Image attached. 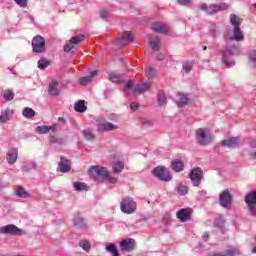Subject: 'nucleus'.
<instances>
[{
  "instance_id": "f257e3e1",
  "label": "nucleus",
  "mask_w": 256,
  "mask_h": 256,
  "mask_svg": "<svg viewBox=\"0 0 256 256\" xmlns=\"http://www.w3.org/2000/svg\"><path fill=\"white\" fill-rule=\"evenodd\" d=\"M230 23L234 28L232 32H228L224 35L226 46L224 50H221L222 63L226 65V67H235V60L233 57H239V55H241V49L235 44H230L229 41H236L239 43V41H243L245 37L240 27L241 18L237 17L235 14H230Z\"/></svg>"
},
{
  "instance_id": "f03ea898",
  "label": "nucleus",
  "mask_w": 256,
  "mask_h": 256,
  "mask_svg": "<svg viewBox=\"0 0 256 256\" xmlns=\"http://www.w3.org/2000/svg\"><path fill=\"white\" fill-rule=\"evenodd\" d=\"M196 142L198 145L205 147L213 142V134L207 128H199L196 130Z\"/></svg>"
},
{
  "instance_id": "7ed1b4c3",
  "label": "nucleus",
  "mask_w": 256,
  "mask_h": 256,
  "mask_svg": "<svg viewBox=\"0 0 256 256\" xmlns=\"http://www.w3.org/2000/svg\"><path fill=\"white\" fill-rule=\"evenodd\" d=\"M199 9L201 11H205L207 15H215L219 13V11H227L229 9V5L227 3H219V4H210L202 3L199 5Z\"/></svg>"
},
{
  "instance_id": "20e7f679",
  "label": "nucleus",
  "mask_w": 256,
  "mask_h": 256,
  "mask_svg": "<svg viewBox=\"0 0 256 256\" xmlns=\"http://www.w3.org/2000/svg\"><path fill=\"white\" fill-rule=\"evenodd\" d=\"M120 209L126 215H133V212L137 210V203H135L133 198L125 197L120 203Z\"/></svg>"
},
{
  "instance_id": "39448f33",
  "label": "nucleus",
  "mask_w": 256,
  "mask_h": 256,
  "mask_svg": "<svg viewBox=\"0 0 256 256\" xmlns=\"http://www.w3.org/2000/svg\"><path fill=\"white\" fill-rule=\"evenodd\" d=\"M152 175H154V177H157V179H159L160 181L165 182H169L171 181V179H173V175L169 170H167V168H165V166L155 167L152 170Z\"/></svg>"
},
{
  "instance_id": "423d86ee",
  "label": "nucleus",
  "mask_w": 256,
  "mask_h": 256,
  "mask_svg": "<svg viewBox=\"0 0 256 256\" xmlns=\"http://www.w3.org/2000/svg\"><path fill=\"white\" fill-rule=\"evenodd\" d=\"M89 175L97 181V179H107L109 171L103 166H92L89 169Z\"/></svg>"
},
{
  "instance_id": "0eeeda50",
  "label": "nucleus",
  "mask_w": 256,
  "mask_h": 256,
  "mask_svg": "<svg viewBox=\"0 0 256 256\" xmlns=\"http://www.w3.org/2000/svg\"><path fill=\"white\" fill-rule=\"evenodd\" d=\"M32 51L33 53H45V38L41 35H37L32 39Z\"/></svg>"
},
{
  "instance_id": "6e6552de",
  "label": "nucleus",
  "mask_w": 256,
  "mask_h": 256,
  "mask_svg": "<svg viewBox=\"0 0 256 256\" xmlns=\"http://www.w3.org/2000/svg\"><path fill=\"white\" fill-rule=\"evenodd\" d=\"M193 187H199L203 181V170L201 168H193L189 174Z\"/></svg>"
},
{
  "instance_id": "1a4fd4ad",
  "label": "nucleus",
  "mask_w": 256,
  "mask_h": 256,
  "mask_svg": "<svg viewBox=\"0 0 256 256\" xmlns=\"http://www.w3.org/2000/svg\"><path fill=\"white\" fill-rule=\"evenodd\" d=\"M245 203L248 205L251 215H256V190L251 191L246 195Z\"/></svg>"
},
{
  "instance_id": "9d476101",
  "label": "nucleus",
  "mask_w": 256,
  "mask_h": 256,
  "mask_svg": "<svg viewBox=\"0 0 256 256\" xmlns=\"http://www.w3.org/2000/svg\"><path fill=\"white\" fill-rule=\"evenodd\" d=\"M0 233L2 235H23V230L13 224H9L0 227Z\"/></svg>"
},
{
  "instance_id": "9b49d317",
  "label": "nucleus",
  "mask_w": 256,
  "mask_h": 256,
  "mask_svg": "<svg viewBox=\"0 0 256 256\" xmlns=\"http://www.w3.org/2000/svg\"><path fill=\"white\" fill-rule=\"evenodd\" d=\"M231 192H229V189H225L219 197V202L221 207H224V209H229L231 207V201H232Z\"/></svg>"
},
{
  "instance_id": "f8f14e48",
  "label": "nucleus",
  "mask_w": 256,
  "mask_h": 256,
  "mask_svg": "<svg viewBox=\"0 0 256 256\" xmlns=\"http://www.w3.org/2000/svg\"><path fill=\"white\" fill-rule=\"evenodd\" d=\"M152 31H155V33H159L160 35H167L169 33L170 27L163 22H153L151 25Z\"/></svg>"
},
{
  "instance_id": "ddd939ff",
  "label": "nucleus",
  "mask_w": 256,
  "mask_h": 256,
  "mask_svg": "<svg viewBox=\"0 0 256 256\" xmlns=\"http://www.w3.org/2000/svg\"><path fill=\"white\" fill-rule=\"evenodd\" d=\"M131 41H133V32L125 31L122 38L121 37L116 38L115 43L116 45H118V47H125L127 43Z\"/></svg>"
},
{
  "instance_id": "4468645a",
  "label": "nucleus",
  "mask_w": 256,
  "mask_h": 256,
  "mask_svg": "<svg viewBox=\"0 0 256 256\" xmlns=\"http://www.w3.org/2000/svg\"><path fill=\"white\" fill-rule=\"evenodd\" d=\"M119 129V126L111 123V122H98L97 123V131L105 133L107 131H115Z\"/></svg>"
},
{
  "instance_id": "2eb2a0df",
  "label": "nucleus",
  "mask_w": 256,
  "mask_h": 256,
  "mask_svg": "<svg viewBox=\"0 0 256 256\" xmlns=\"http://www.w3.org/2000/svg\"><path fill=\"white\" fill-rule=\"evenodd\" d=\"M83 39H85V36L83 34L72 37L70 39V43L64 46L65 53H69V51H71V49H73L75 45H79V43H81Z\"/></svg>"
},
{
  "instance_id": "dca6fc26",
  "label": "nucleus",
  "mask_w": 256,
  "mask_h": 256,
  "mask_svg": "<svg viewBox=\"0 0 256 256\" xmlns=\"http://www.w3.org/2000/svg\"><path fill=\"white\" fill-rule=\"evenodd\" d=\"M121 251H127V253H131L135 249V240L131 238L124 239L120 242Z\"/></svg>"
},
{
  "instance_id": "f3484780",
  "label": "nucleus",
  "mask_w": 256,
  "mask_h": 256,
  "mask_svg": "<svg viewBox=\"0 0 256 256\" xmlns=\"http://www.w3.org/2000/svg\"><path fill=\"white\" fill-rule=\"evenodd\" d=\"M239 138L237 137H231L225 140H222L221 145L222 147H227L228 149H235L236 147H239Z\"/></svg>"
},
{
  "instance_id": "a211bd4d",
  "label": "nucleus",
  "mask_w": 256,
  "mask_h": 256,
  "mask_svg": "<svg viewBox=\"0 0 256 256\" xmlns=\"http://www.w3.org/2000/svg\"><path fill=\"white\" fill-rule=\"evenodd\" d=\"M97 75H99V71H97V70L90 72L89 76H84L79 79V85H81L82 87L89 85V83H91L93 81V79H95V77H97Z\"/></svg>"
},
{
  "instance_id": "6ab92c4d",
  "label": "nucleus",
  "mask_w": 256,
  "mask_h": 256,
  "mask_svg": "<svg viewBox=\"0 0 256 256\" xmlns=\"http://www.w3.org/2000/svg\"><path fill=\"white\" fill-rule=\"evenodd\" d=\"M19 157V152L17 148H12L7 152L6 159L9 165H15L17 163V159Z\"/></svg>"
},
{
  "instance_id": "aec40b11",
  "label": "nucleus",
  "mask_w": 256,
  "mask_h": 256,
  "mask_svg": "<svg viewBox=\"0 0 256 256\" xmlns=\"http://www.w3.org/2000/svg\"><path fill=\"white\" fill-rule=\"evenodd\" d=\"M58 171H60V173H69V171H71V160L61 158L58 164Z\"/></svg>"
},
{
  "instance_id": "412c9836",
  "label": "nucleus",
  "mask_w": 256,
  "mask_h": 256,
  "mask_svg": "<svg viewBox=\"0 0 256 256\" xmlns=\"http://www.w3.org/2000/svg\"><path fill=\"white\" fill-rule=\"evenodd\" d=\"M241 255V249L237 246H231L225 251V253H215L213 256H239Z\"/></svg>"
},
{
  "instance_id": "4be33fe9",
  "label": "nucleus",
  "mask_w": 256,
  "mask_h": 256,
  "mask_svg": "<svg viewBox=\"0 0 256 256\" xmlns=\"http://www.w3.org/2000/svg\"><path fill=\"white\" fill-rule=\"evenodd\" d=\"M191 214V209L182 208L177 212V219H179L182 223H186L189 221V215Z\"/></svg>"
},
{
  "instance_id": "5701e85b",
  "label": "nucleus",
  "mask_w": 256,
  "mask_h": 256,
  "mask_svg": "<svg viewBox=\"0 0 256 256\" xmlns=\"http://www.w3.org/2000/svg\"><path fill=\"white\" fill-rule=\"evenodd\" d=\"M48 93L52 97H57L59 95V82L57 80H52L48 86Z\"/></svg>"
},
{
  "instance_id": "b1692460",
  "label": "nucleus",
  "mask_w": 256,
  "mask_h": 256,
  "mask_svg": "<svg viewBox=\"0 0 256 256\" xmlns=\"http://www.w3.org/2000/svg\"><path fill=\"white\" fill-rule=\"evenodd\" d=\"M35 131L39 135H47V133H49V131H53V133H55V131H57V126H55V125H53V126H37L35 128Z\"/></svg>"
},
{
  "instance_id": "393cba45",
  "label": "nucleus",
  "mask_w": 256,
  "mask_h": 256,
  "mask_svg": "<svg viewBox=\"0 0 256 256\" xmlns=\"http://www.w3.org/2000/svg\"><path fill=\"white\" fill-rule=\"evenodd\" d=\"M190 97L187 94H178L176 97V103L178 107H185V105H189Z\"/></svg>"
},
{
  "instance_id": "a878e982",
  "label": "nucleus",
  "mask_w": 256,
  "mask_h": 256,
  "mask_svg": "<svg viewBox=\"0 0 256 256\" xmlns=\"http://www.w3.org/2000/svg\"><path fill=\"white\" fill-rule=\"evenodd\" d=\"M12 114H13V110H11L9 108L2 111L1 115H0V123H7V121H10Z\"/></svg>"
},
{
  "instance_id": "bb28decb",
  "label": "nucleus",
  "mask_w": 256,
  "mask_h": 256,
  "mask_svg": "<svg viewBox=\"0 0 256 256\" xmlns=\"http://www.w3.org/2000/svg\"><path fill=\"white\" fill-rule=\"evenodd\" d=\"M15 195L20 199H29V192H27L23 186H18L16 188Z\"/></svg>"
},
{
  "instance_id": "cd10ccee",
  "label": "nucleus",
  "mask_w": 256,
  "mask_h": 256,
  "mask_svg": "<svg viewBox=\"0 0 256 256\" xmlns=\"http://www.w3.org/2000/svg\"><path fill=\"white\" fill-rule=\"evenodd\" d=\"M149 89H151V83L138 84L134 87V93H145V91H149Z\"/></svg>"
},
{
  "instance_id": "c85d7f7f",
  "label": "nucleus",
  "mask_w": 256,
  "mask_h": 256,
  "mask_svg": "<svg viewBox=\"0 0 256 256\" xmlns=\"http://www.w3.org/2000/svg\"><path fill=\"white\" fill-rule=\"evenodd\" d=\"M171 169L172 171H175V173H181L184 169L183 161L177 159L172 161Z\"/></svg>"
},
{
  "instance_id": "c756f323",
  "label": "nucleus",
  "mask_w": 256,
  "mask_h": 256,
  "mask_svg": "<svg viewBox=\"0 0 256 256\" xmlns=\"http://www.w3.org/2000/svg\"><path fill=\"white\" fill-rule=\"evenodd\" d=\"M150 46L152 51H159V49H161V39L158 37H150Z\"/></svg>"
},
{
  "instance_id": "7c9ffc66",
  "label": "nucleus",
  "mask_w": 256,
  "mask_h": 256,
  "mask_svg": "<svg viewBox=\"0 0 256 256\" xmlns=\"http://www.w3.org/2000/svg\"><path fill=\"white\" fill-rule=\"evenodd\" d=\"M157 101L159 107H165V105H167V96L165 95V92L163 90H160L158 92Z\"/></svg>"
},
{
  "instance_id": "2f4dec72",
  "label": "nucleus",
  "mask_w": 256,
  "mask_h": 256,
  "mask_svg": "<svg viewBox=\"0 0 256 256\" xmlns=\"http://www.w3.org/2000/svg\"><path fill=\"white\" fill-rule=\"evenodd\" d=\"M74 109L77 113H85L87 111V106L85 105V101L79 100L77 103H75Z\"/></svg>"
},
{
  "instance_id": "473e14b6",
  "label": "nucleus",
  "mask_w": 256,
  "mask_h": 256,
  "mask_svg": "<svg viewBox=\"0 0 256 256\" xmlns=\"http://www.w3.org/2000/svg\"><path fill=\"white\" fill-rule=\"evenodd\" d=\"M123 169H125V163L122 161H117L112 165L113 173H122Z\"/></svg>"
},
{
  "instance_id": "72a5a7b5",
  "label": "nucleus",
  "mask_w": 256,
  "mask_h": 256,
  "mask_svg": "<svg viewBox=\"0 0 256 256\" xmlns=\"http://www.w3.org/2000/svg\"><path fill=\"white\" fill-rule=\"evenodd\" d=\"M49 141H50V143H54L56 145H65L66 140L63 137H59L56 135H50Z\"/></svg>"
},
{
  "instance_id": "f704fd0d",
  "label": "nucleus",
  "mask_w": 256,
  "mask_h": 256,
  "mask_svg": "<svg viewBox=\"0 0 256 256\" xmlns=\"http://www.w3.org/2000/svg\"><path fill=\"white\" fill-rule=\"evenodd\" d=\"M74 226L78 229H87V223L85 222V219L82 217H78L74 219Z\"/></svg>"
},
{
  "instance_id": "c9c22d12",
  "label": "nucleus",
  "mask_w": 256,
  "mask_h": 256,
  "mask_svg": "<svg viewBox=\"0 0 256 256\" xmlns=\"http://www.w3.org/2000/svg\"><path fill=\"white\" fill-rule=\"evenodd\" d=\"M22 115L25 119H33V117H35V110L30 107H26L24 108Z\"/></svg>"
},
{
  "instance_id": "e433bc0d",
  "label": "nucleus",
  "mask_w": 256,
  "mask_h": 256,
  "mask_svg": "<svg viewBox=\"0 0 256 256\" xmlns=\"http://www.w3.org/2000/svg\"><path fill=\"white\" fill-rule=\"evenodd\" d=\"M83 135H84V139H86V141H95L96 139V135L93 133V131L91 129H86L83 131Z\"/></svg>"
},
{
  "instance_id": "4c0bfd02",
  "label": "nucleus",
  "mask_w": 256,
  "mask_h": 256,
  "mask_svg": "<svg viewBox=\"0 0 256 256\" xmlns=\"http://www.w3.org/2000/svg\"><path fill=\"white\" fill-rule=\"evenodd\" d=\"M38 69H41L42 71L47 69L49 65H51V61L47 60L46 58H41L38 60Z\"/></svg>"
},
{
  "instance_id": "58836bf2",
  "label": "nucleus",
  "mask_w": 256,
  "mask_h": 256,
  "mask_svg": "<svg viewBox=\"0 0 256 256\" xmlns=\"http://www.w3.org/2000/svg\"><path fill=\"white\" fill-rule=\"evenodd\" d=\"M106 251L108 253H112V256H119V251L117 250V246H115V244L113 243L106 245Z\"/></svg>"
},
{
  "instance_id": "ea45409f",
  "label": "nucleus",
  "mask_w": 256,
  "mask_h": 256,
  "mask_svg": "<svg viewBox=\"0 0 256 256\" xmlns=\"http://www.w3.org/2000/svg\"><path fill=\"white\" fill-rule=\"evenodd\" d=\"M109 79L112 83H121V74L117 72H111L109 74Z\"/></svg>"
},
{
  "instance_id": "a19ab883",
  "label": "nucleus",
  "mask_w": 256,
  "mask_h": 256,
  "mask_svg": "<svg viewBox=\"0 0 256 256\" xmlns=\"http://www.w3.org/2000/svg\"><path fill=\"white\" fill-rule=\"evenodd\" d=\"M2 95L5 101H13V99H15V93H13V91L11 90H4L2 92Z\"/></svg>"
},
{
  "instance_id": "79ce46f5",
  "label": "nucleus",
  "mask_w": 256,
  "mask_h": 256,
  "mask_svg": "<svg viewBox=\"0 0 256 256\" xmlns=\"http://www.w3.org/2000/svg\"><path fill=\"white\" fill-rule=\"evenodd\" d=\"M72 186L75 191H87V184L83 182H73Z\"/></svg>"
},
{
  "instance_id": "37998d69",
  "label": "nucleus",
  "mask_w": 256,
  "mask_h": 256,
  "mask_svg": "<svg viewBox=\"0 0 256 256\" xmlns=\"http://www.w3.org/2000/svg\"><path fill=\"white\" fill-rule=\"evenodd\" d=\"M215 225L219 227V229H223V225H225V216L223 214L218 215L215 220Z\"/></svg>"
},
{
  "instance_id": "c03bdc74",
  "label": "nucleus",
  "mask_w": 256,
  "mask_h": 256,
  "mask_svg": "<svg viewBox=\"0 0 256 256\" xmlns=\"http://www.w3.org/2000/svg\"><path fill=\"white\" fill-rule=\"evenodd\" d=\"M79 247H81V249H83V251L89 252V251H91V242H89L87 240H82L79 243Z\"/></svg>"
},
{
  "instance_id": "a18cd8bd",
  "label": "nucleus",
  "mask_w": 256,
  "mask_h": 256,
  "mask_svg": "<svg viewBox=\"0 0 256 256\" xmlns=\"http://www.w3.org/2000/svg\"><path fill=\"white\" fill-rule=\"evenodd\" d=\"M35 167H36L35 162H30L29 164L22 166V171L23 173H31V171H33Z\"/></svg>"
},
{
  "instance_id": "49530a36",
  "label": "nucleus",
  "mask_w": 256,
  "mask_h": 256,
  "mask_svg": "<svg viewBox=\"0 0 256 256\" xmlns=\"http://www.w3.org/2000/svg\"><path fill=\"white\" fill-rule=\"evenodd\" d=\"M124 90L126 93H128V95H131V93H135V87H133V82H131V80L127 81Z\"/></svg>"
},
{
  "instance_id": "de8ad7c7",
  "label": "nucleus",
  "mask_w": 256,
  "mask_h": 256,
  "mask_svg": "<svg viewBox=\"0 0 256 256\" xmlns=\"http://www.w3.org/2000/svg\"><path fill=\"white\" fill-rule=\"evenodd\" d=\"M177 192L179 193V195L185 196L187 195V193H189V188H187V186L180 183L178 186Z\"/></svg>"
},
{
  "instance_id": "09e8293b",
  "label": "nucleus",
  "mask_w": 256,
  "mask_h": 256,
  "mask_svg": "<svg viewBox=\"0 0 256 256\" xmlns=\"http://www.w3.org/2000/svg\"><path fill=\"white\" fill-rule=\"evenodd\" d=\"M145 74H146V77L151 79V77H155V75H157V70L153 67H149L146 69Z\"/></svg>"
},
{
  "instance_id": "8fccbe9b",
  "label": "nucleus",
  "mask_w": 256,
  "mask_h": 256,
  "mask_svg": "<svg viewBox=\"0 0 256 256\" xmlns=\"http://www.w3.org/2000/svg\"><path fill=\"white\" fill-rule=\"evenodd\" d=\"M182 67L185 73H191V69H193V62H184Z\"/></svg>"
},
{
  "instance_id": "3c124183",
  "label": "nucleus",
  "mask_w": 256,
  "mask_h": 256,
  "mask_svg": "<svg viewBox=\"0 0 256 256\" xmlns=\"http://www.w3.org/2000/svg\"><path fill=\"white\" fill-rule=\"evenodd\" d=\"M140 123L144 127H151V126H153V120L147 119V118H141L140 119Z\"/></svg>"
},
{
  "instance_id": "603ef678",
  "label": "nucleus",
  "mask_w": 256,
  "mask_h": 256,
  "mask_svg": "<svg viewBox=\"0 0 256 256\" xmlns=\"http://www.w3.org/2000/svg\"><path fill=\"white\" fill-rule=\"evenodd\" d=\"M14 2L22 9H25V7H27L28 0H14Z\"/></svg>"
},
{
  "instance_id": "864d4df0",
  "label": "nucleus",
  "mask_w": 256,
  "mask_h": 256,
  "mask_svg": "<svg viewBox=\"0 0 256 256\" xmlns=\"http://www.w3.org/2000/svg\"><path fill=\"white\" fill-rule=\"evenodd\" d=\"M249 59H250V61H252V63H255V65H256V51L255 50H252L250 52Z\"/></svg>"
},
{
  "instance_id": "5fc2aeb1",
  "label": "nucleus",
  "mask_w": 256,
  "mask_h": 256,
  "mask_svg": "<svg viewBox=\"0 0 256 256\" xmlns=\"http://www.w3.org/2000/svg\"><path fill=\"white\" fill-rule=\"evenodd\" d=\"M101 19H107L109 17V12L107 10H102L100 12Z\"/></svg>"
},
{
  "instance_id": "6e6d98bb",
  "label": "nucleus",
  "mask_w": 256,
  "mask_h": 256,
  "mask_svg": "<svg viewBox=\"0 0 256 256\" xmlns=\"http://www.w3.org/2000/svg\"><path fill=\"white\" fill-rule=\"evenodd\" d=\"M130 108L132 111H137L139 109V104H137L136 102H132L130 104Z\"/></svg>"
},
{
  "instance_id": "4d7b16f0",
  "label": "nucleus",
  "mask_w": 256,
  "mask_h": 256,
  "mask_svg": "<svg viewBox=\"0 0 256 256\" xmlns=\"http://www.w3.org/2000/svg\"><path fill=\"white\" fill-rule=\"evenodd\" d=\"M107 179L109 183H112L113 185H115V183L119 181V179H117L116 177H111V176H108Z\"/></svg>"
},
{
  "instance_id": "13d9d810",
  "label": "nucleus",
  "mask_w": 256,
  "mask_h": 256,
  "mask_svg": "<svg viewBox=\"0 0 256 256\" xmlns=\"http://www.w3.org/2000/svg\"><path fill=\"white\" fill-rule=\"evenodd\" d=\"M179 5H189L191 0H178Z\"/></svg>"
},
{
  "instance_id": "bf43d9fd",
  "label": "nucleus",
  "mask_w": 256,
  "mask_h": 256,
  "mask_svg": "<svg viewBox=\"0 0 256 256\" xmlns=\"http://www.w3.org/2000/svg\"><path fill=\"white\" fill-rule=\"evenodd\" d=\"M202 239H203L204 241H207V239H209V233L205 232V233L203 234V236H202Z\"/></svg>"
},
{
  "instance_id": "052dcab7",
  "label": "nucleus",
  "mask_w": 256,
  "mask_h": 256,
  "mask_svg": "<svg viewBox=\"0 0 256 256\" xmlns=\"http://www.w3.org/2000/svg\"><path fill=\"white\" fill-rule=\"evenodd\" d=\"M158 61H163L165 59V56L163 54H159L157 56Z\"/></svg>"
},
{
  "instance_id": "680f3d73",
  "label": "nucleus",
  "mask_w": 256,
  "mask_h": 256,
  "mask_svg": "<svg viewBox=\"0 0 256 256\" xmlns=\"http://www.w3.org/2000/svg\"><path fill=\"white\" fill-rule=\"evenodd\" d=\"M250 145H251V147H255L256 148V141L250 142Z\"/></svg>"
},
{
  "instance_id": "e2e57ef3",
  "label": "nucleus",
  "mask_w": 256,
  "mask_h": 256,
  "mask_svg": "<svg viewBox=\"0 0 256 256\" xmlns=\"http://www.w3.org/2000/svg\"><path fill=\"white\" fill-rule=\"evenodd\" d=\"M203 49H204V51H207V46H204V48H203Z\"/></svg>"
},
{
  "instance_id": "0e129e2a",
  "label": "nucleus",
  "mask_w": 256,
  "mask_h": 256,
  "mask_svg": "<svg viewBox=\"0 0 256 256\" xmlns=\"http://www.w3.org/2000/svg\"><path fill=\"white\" fill-rule=\"evenodd\" d=\"M253 7L256 9V3L253 4Z\"/></svg>"
}]
</instances>
